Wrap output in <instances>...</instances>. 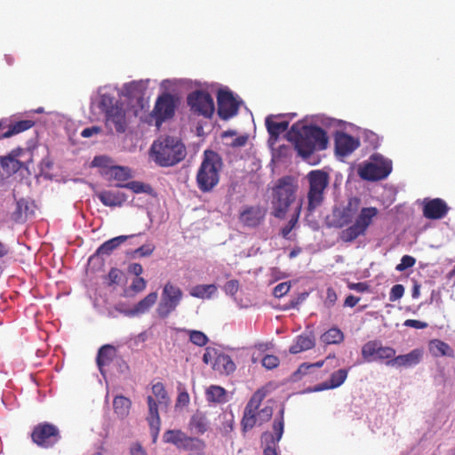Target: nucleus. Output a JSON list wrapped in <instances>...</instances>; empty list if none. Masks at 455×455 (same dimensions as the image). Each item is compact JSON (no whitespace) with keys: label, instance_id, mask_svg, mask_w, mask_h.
I'll use <instances>...</instances> for the list:
<instances>
[{"label":"nucleus","instance_id":"nucleus-22","mask_svg":"<svg viewBox=\"0 0 455 455\" xmlns=\"http://www.w3.org/2000/svg\"><path fill=\"white\" fill-rule=\"evenodd\" d=\"M175 109L174 98L169 93H163L157 98L153 113L157 124L172 116Z\"/></svg>","mask_w":455,"mask_h":455},{"label":"nucleus","instance_id":"nucleus-2","mask_svg":"<svg viewBox=\"0 0 455 455\" xmlns=\"http://www.w3.org/2000/svg\"><path fill=\"white\" fill-rule=\"evenodd\" d=\"M184 144L175 137L165 136L156 140L149 149V157L162 167L173 166L186 156Z\"/></svg>","mask_w":455,"mask_h":455},{"label":"nucleus","instance_id":"nucleus-60","mask_svg":"<svg viewBox=\"0 0 455 455\" xmlns=\"http://www.w3.org/2000/svg\"><path fill=\"white\" fill-rule=\"evenodd\" d=\"M128 272L136 275V277L140 276L143 272V267L139 263H132L128 267Z\"/></svg>","mask_w":455,"mask_h":455},{"label":"nucleus","instance_id":"nucleus-12","mask_svg":"<svg viewBox=\"0 0 455 455\" xmlns=\"http://www.w3.org/2000/svg\"><path fill=\"white\" fill-rule=\"evenodd\" d=\"M188 104L191 110L204 117L210 118L215 110L212 96L203 91H195L188 96Z\"/></svg>","mask_w":455,"mask_h":455},{"label":"nucleus","instance_id":"nucleus-28","mask_svg":"<svg viewBox=\"0 0 455 455\" xmlns=\"http://www.w3.org/2000/svg\"><path fill=\"white\" fill-rule=\"evenodd\" d=\"M96 195L102 204L108 207H121L127 200V196L118 190H102Z\"/></svg>","mask_w":455,"mask_h":455},{"label":"nucleus","instance_id":"nucleus-31","mask_svg":"<svg viewBox=\"0 0 455 455\" xmlns=\"http://www.w3.org/2000/svg\"><path fill=\"white\" fill-rule=\"evenodd\" d=\"M132 172L130 168L120 165H114L108 171L106 179L108 180H116V183H125L128 180L132 178Z\"/></svg>","mask_w":455,"mask_h":455},{"label":"nucleus","instance_id":"nucleus-13","mask_svg":"<svg viewBox=\"0 0 455 455\" xmlns=\"http://www.w3.org/2000/svg\"><path fill=\"white\" fill-rule=\"evenodd\" d=\"M283 413L284 409L282 408L279 416L274 420L273 433L266 432L262 435L261 440L265 444L263 455H278L276 447L283 434Z\"/></svg>","mask_w":455,"mask_h":455},{"label":"nucleus","instance_id":"nucleus-20","mask_svg":"<svg viewBox=\"0 0 455 455\" xmlns=\"http://www.w3.org/2000/svg\"><path fill=\"white\" fill-rule=\"evenodd\" d=\"M359 205L358 198H351L347 206L335 209L332 213L334 226L342 228L349 224L358 212Z\"/></svg>","mask_w":455,"mask_h":455},{"label":"nucleus","instance_id":"nucleus-25","mask_svg":"<svg viewBox=\"0 0 455 455\" xmlns=\"http://www.w3.org/2000/svg\"><path fill=\"white\" fill-rule=\"evenodd\" d=\"M347 373V370L339 369L332 372L327 381L307 388L305 393L320 392L323 390L337 388L346 381Z\"/></svg>","mask_w":455,"mask_h":455},{"label":"nucleus","instance_id":"nucleus-14","mask_svg":"<svg viewBox=\"0 0 455 455\" xmlns=\"http://www.w3.org/2000/svg\"><path fill=\"white\" fill-rule=\"evenodd\" d=\"M218 114L221 119L227 120L236 115L240 101L228 89L218 92Z\"/></svg>","mask_w":455,"mask_h":455},{"label":"nucleus","instance_id":"nucleus-64","mask_svg":"<svg viewBox=\"0 0 455 455\" xmlns=\"http://www.w3.org/2000/svg\"><path fill=\"white\" fill-rule=\"evenodd\" d=\"M359 300H360V298L353 296V295H349L346 298L344 306L353 307L359 302Z\"/></svg>","mask_w":455,"mask_h":455},{"label":"nucleus","instance_id":"nucleus-18","mask_svg":"<svg viewBox=\"0 0 455 455\" xmlns=\"http://www.w3.org/2000/svg\"><path fill=\"white\" fill-rule=\"evenodd\" d=\"M335 153L339 156L351 155L360 146L358 138L351 136L344 132H336L334 135Z\"/></svg>","mask_w":455,"mask_h":455},{"label":"nucleus","instance_id":"nucleus-27","mask_svg":"<svg viewBox=\"0 0 455 455\" xmlns=\"http://www.w3.org/2000/svg\"><path fill=\"white\" fill-rule=\"evenodd\" d=\"M448 212L446 203L440 199H431L424 201V215L427 219H442Z\"/></svg>","mask_w":455,"mask_h":455},{"label":"nucleus","instance_id":"nucleus-42","mask_svg":"<svg viewBox=\"0 0 455 455\" xmlns=\"http://www.w3.org/2000/svg\"><path fill=\"white\" fill-rule=\"evenodd\" d=\"M92 167L100 169V173L104 177L108 175V171L111 169L115 164L110 157L106 156H95L91 164Z\"/></svg>","mask_w":455,"mask_h":455},{"label":"nucleus","instance_id":"nucleus-9","mask_svg":"<svg viewBox=\"0 0 455 455\" xmlns=\"http://www.w3.org/2000/svg\"><path fill=\"white\" fill-rule=\"evenodd\" d=\"M378 213L379 210L376 207L362 208L356 215L354 224L341 231L340 239L343 242L350 243L357 237L364 235Z\"/></svg>","mask_w":455,"mask_h":455},{"label":"nucleus","instance_id":"nucleus-37","mask_svg":"<svg viewBox=\"0 0 455 455\" xmlns=\"http://www.w3.org/2000/svg\"><path fill=\"white\" fill-rule=\"evenodd\" d=\"M115 353V348L109 345H105L99 350L97 363L102 375H104L103 367L110 362Z\"/></svg>","mask_w":455,"mask_h":455},{"label":"nucleus","instance_id":"nucleus-33","mask_svg":"<svg viewBox=\"0 0 455 455\" xmlns=\"http://www.w3.org/2000/svg\"><path fill=\"white\" fill-rule=\"evenodd\" d=\"M217 292V286L215 284H198L191 288L189 294L192 297L209 299Z\"/></svg>","mask_w":455,"mask_h":455},{"label":"nucleus","instance_id":"nucleus-50","mask_svg":"<svg viewBox=\"0 0 455 455\" xmlns=\"http://www.w3.org/2000/svg\"><path fill=\"white\" fill-rule=\"evenodd\" d=\"M291 289L290 283L284 282L277 284L273 291V294L276 298H281L285 295Z\"/></svg>","mask_w":455,"mask_h":455},{"label":"nucleus","instance_id":"nucleus-36","mask_svg":"<svg viewBox=\"0 0 455 455\" xmlns=\"http://www.w3.org/2000/svg\"><path fill=\"white\" fill-rule=\"evenodd\" d=\"M206 399L211 403H223L228 401L227 392L223 387L212 385L206 390Z\"/></svg>","mask_w":455,"mask_h":455},{"label":"nucleus","instance_id":"nucleus-40","mask_svg":"<svg viewBox=\"0 0 455 455\" xmlns=\"http://www.w3.org/2000/svg\"><path fill=\"white\" fill-rule=\"evenodd\" d=\"M28 210V203L21 198L17 201L16 209L12 213V220L17 223L25 222L27 220V212Z\"/></svg>","mask_w":455,"mask_h":455},{"label":"nucleus","instance_id":"nucleus-19","mask_svg":"<svg viewBox=\"0 0 455 455\" xmlns=\"http://www.w3.org/2000/svg\"><path fill=\"white\" fill-rule=\"evenodd\" d=\"M25 154L21 148L12 149L7 156L0 157V168L4 174L10 176L16 173L20 169H28L26 164L20 160V157Z\"/></svg>","mask_w":455,"mask_h":455},{"label":"nucleus","instance_id":"nucleus-44","mask_svg":"<svg viewBox=\"0 0 455 455\" xmlns=\"http://www.w3.org/2000/svg\"><path fill=\"white\" fill-rule=\"evenodd\" d=\"M28 129V120L15 122L9 125L8 130L2 134V138H10Z\"/></svg>","mask_w":455,"mask_h":455},{"label":"nucleus","instance_id":"nucleus-47","mask_svg":"<svg viewBox=\"0 0 455 455\" xmlns=\"http://www.w3.org/2000/svg\"><path fill=\"white\" fill-rule=\"evenodd\" d=\"M187 332L188 334L189 340L196 346L203 347L209 341L208 337L203 331L188 330Z\"/></svg>","mask_w":455,"mask_h":455},{"label":"nucleus","instance_id":"nucleus-24","mask_svg":"<svg viewBox=\"0 0 455 455\" xmlns=\"http://www.w3.org/2000/svg\"><path fill=\"white\" fill-rule=\"evenodd\" d=\"M158 295L156 291L148 293L144 299L140 300L132 308H123L121 306L116 309L129 317L139 316L146 314L156 304Z\"/></svg>","mask_w":455,"mask_h":455},{"label":"nucleus","instance_id":"nucleus-17","mask_svg":"<svg viewBox=\"0 0 455 455\" xmlns=\"http://www.w3.org/2000/svg\"><path fill=\"white\" fill-rule=\"evenodd\" d=\"M116 88L113 85H105L100 87L96 93L92 98V105L96 106L101 109L102 112L107 113L108 109L115 107L117 100H115V92Z\"/></svg>","mask_w":455,"mask_h":455},{"label":"nucleus","instance_id":"nucleus-32","mask_svg":"<svg viewBox=\"0 0 455 455\" xmlns=\"http://www.w3.org/2000/svg\"><path fill=\"white\" fill-rule=\"evenodd\" d=\"M132 403L130 399L123 395H116L113 401L114 412L119 419H125L131 409Z\"/></svg>","mask_w":455,"mask_h":455},{"label":"nucleus","instance_id":"nucleus-62","mask_svg":"<svg viewBox=\"0 0 455 455\" xmlns=\"http://www.w3.org/2000/svg\"><path fill=\"white\" fill-rule=\"evenodd\" d=\"M189 403V395L187 392H180L177 398L176 406H186Z\"/></svg>","mask_w":455,"mask_h":455},{"label":"nucleus","instance_id":"nucleus-6","mask_svg":"<svg viewBox=\"0 0 455 455\" xmlns=\"http://www.w3.org/2000/svg\"><path fill=\"white\" fill-rule=\"evenodd\" d=\"M151 389L152 395H148L147 399L148 405V422L151 429L153 441L156 442L161 426L158 409L159 407H166L169 403V398L162 383L154 384Z\"/></svg>","mask_w":455,"mask_h":455},{"label":"nucleus","instance_id":"nucleus-35","mask_svg":"<svg viewBox=\"0 0 455 455\" xmlns=\"http://www.w3.org/2000/svg\"><path fill=\"white\" fill-rule=\"evenodd\" d=\"M266 125L270 136L272 138H276L287 130L288 122L278 121L275 116H268L266 119Z\"/></svg>","mask_w":455,"mask_h":455},{"label":"nucleus","instance_id":"nucleus-39","mask_svg":"<svg viewBox=\"0 0 455 455\" xmlns=\"http://www.w3.org/2000/svg\"><path fill=\"white\" fill-rule=\"evenodd\" d=\"M344 339L343 332L337 327H332L321 336V341L324 344H339Z\"/></svg>","mask_w":455,"mask_h":455},{"label":"nucleus","instance_id":"nucleus-48","mask_svg":"<svg viewBox=\"0 0 455 455\" xmlns=\"http://www.w3.org/2000/svg\"><path fill=\"white\" fill-rule=\"evenodd\" d=\"M415 263L416 259L410 255H404L402 257L401 262L395 267V270L403 272L407 268L413 267Z\"/></svg>","mask_w":455,"mask_h":455},{"label":"nucleus","instance_id":"nucleus-4","mask_svg":"<svg viewBox=\"0 0 455 455\" xmlns=\"http://www.w3.org/2000/svg\"><path fill=\"white\" fill-rule=\"evenodd\" d=\"M221 166L222 162L217 153L212 150L204 151L196 174L197 185L202 191H211L219 183Z\"/></svg>","mask_w":455,"mask_h":455},{"label":"nucleus","instance_id":"nucleus-34","mask_svg":"<svg viewBox=\"0 0 455 455\" xmlns=\"http://www.w3.org/2000/svg\"><path fill=\"white\" fill-rule=\"evenodd\" d=\"M213 368L221 373L228 374L235 370V365L229 355L220 354L216 356Z\"/></svg>","mask_w":455,"mask_h":455},{"label":"nucleus","instance_id":"nucleus-58","mask_svg":"<svg viewBox=\"0 0 455 455\" xmlns=\"http://www.w3.org/2000/svg\"><path fill=\"white\" fill-rule=\"evenodd\" d=\"M347 287L357 292H364L368 290L369 286L366 283H348Z\"/></svg>","mask_w":455,"mask_h":455},{"label":"nucleus","instance_id":"nucleus-57","mask_svg":"<svg viewBox=\"0 0 455 455\" xmlns=\"http://www.w3.org/2000/svg\"><path fill=\"white\" fill-rule=\"evenodd\" d=\"M310 369L309 363H302L299 369L293 373L292 379L294 381L300 379L302 375L307 373Z\"/></svg>","mask_w":455,"mask_h":455},{"label":"nucleus","instance_id":"nucleus-30","mask_svg":"<svg viewBox=\"0 0 455 455\" xmlns=\"http://www.w3.org/2000/svg\"><path fill=\"white\" fill-rule=\"evenodd\" d=\"M315 346V338L312 334H302L298 336L290 347L291 354H299L308 350Z\"/></svg>","mask_w":455,"mask_h":455},{"label":"nucleus","instance_id":"nucleus-16","mask_svg":"<svg viewBox=\"0 0 455 455\" xmlns=\"http://www.w3.org/2000/svg\"><path fill=\"white\" fill-rule=\"evenodd\" d=\"M362 355L367 362L392 359L395 355V350L390 347H383L377 341H369L363 346Z\"/></svg>","mask_w":455,"mask_h":455},{"label":"nucleus","instance_id":"nucleus-5","mask_svg":"<svg viewBox=\"0 0 455 455\" xmlns=\"http://www.w3.org/2000/svg\"><path fill=\"white\" fill-rule=\"evenodd\" d=\"M268 390L267 387L258 389L249 403H247L243 417L242 419V426L243 430L251 429L256 425H261L270 419L273 414L271 406H265L259 411V418H256V412L259 408L262 400L266 397Z\"/></svg>","mask_w":455,"mask_h":455},{"label":"nucleus","instance_id":"nucleus-8","mask_svg":"<svg viewBox=\"0 0 455 455\" xmlns=\"http://www.w3.org/2000/svg\"><path fill=\"white\" fill-rule=\"evenodd\" d=\"M183 298L184 292L178 284L171 281L166 282L156 308L157 315L163 319L168 317L180 305Z\"/></svg>","mask_w":455,"mask_h":455},{"label":"nucleus","instance_id":"nucleus-7","mask_svg":"<svg viewBox=\"0 0 455 455\" xmlns=\"http://www.w3.org/2000/svg\"><path fill=\"white\" fill-rule=\"evenodd\" d=\"M137 115L133 107L125 106L123 101H116L115 107L105 113V125L111 132H124L132 116Z\"/></svg>","mask_w":455,"mask_h":455},{"label":"nucleus","instance_id":"nucleus-23","mask_svg":"<svg viewBox=\"0 0 455 455\" xmlns=\"http://www.w3.org/2000/svg\"><path fill=\"white\" fill-rule=\"evenodd\" d=\"M266 212V209L262 206H247L240 212L239 220L244 226L255 228L264 220Z\"/></svg>","mask_w":455,"mask_h":455},{"label":"nucleus","instance_id":"nucleus-21","mask_svg":"<svg viewBox=\"0 0 455 455\" xmlns=\"http://www.w3.org/2000/svg\"><path fill=\"white\" fill-rule=\"evenodd\" d=\"M149 83V79H141L125 83L118 91V95L120 97H124L128 100H136L140 102L143 95L145 94V92L148 89Z\"/></svg>","mask_w":455,"mask_h":455},{"label":"nucleus","instance_id":"nucleus-63","mask_svg":"<svg viewBox=\"0 0 455 455\" xmlns=\"http://www.w3.org/2000/svg\"><path fill=\"white\" fill-rule=\"evenodd\" d=\"M130 453L131 455H147L146 451L139 443H134L131 446Z\"/></svg>","mask_w":455,"mask_h":455},{"label":"nucleus","instance_id":"nucleus-43","mask_svg":"<svg viewBox=\"0 0 455 455\" xmlns=\"http://www.w3.org/2000/svg\"><path fill=\"white\" fill-rule=\"evenodd\" d=\"M116 188H125L131 189L132 192L136 194L146 193L151 194L152 188L149 185L144 184L140 181H131L127 183H116L115 185Z\"/></svg>","mask_w":455,"mask_h":455},{"label":"nucleus","instance_id":"nucleus-49","mask_svg":"<svg viewBox=\"0 0 455 455\" xmlns=\"http://www.w3.org/2000/svg\"><path fill=\"white\" fill-rule=\"evenodd\" d=\"M404 294V287L402 284H395L391 288L389 293V300L396 301L400 299Z\"/></svg>","mask_w":455,"mask_h":455},{"label":"nucleus","instance_id":"nucleus-11","mask_svg":"<svg viewBox=\"0 0 455 455\" xmlns=\"http://www.w3.org/2000/svg\"><path fill=\"white\" fill-rule=\"evenodd\" d=\"M392 171V163L380 155H373L359 168V175L367 180L385 179Z\"/></svg>","mask_w":455,"mask_h":455},{"label":"nucleus","instance_id":"nucleus-1","mask_svg":"<svg viewBox=\"0 0 455 455\" xmlns=\"http://www.w3.org/2000/svg\"><path fill=\"white\" fill-rule=\"evenodd\" d=\"M287 139L293 145L298 154L310 164V157L315 151L327 148L329 139L326 132L315 125H307L303 122L292 124L287 132Z\"/></svg>","mask_w":455,"mask_h":455},{"label":"nucleus","instance_id":"nucleus-41","mask_svg":"<svg viewBox=\"0 0 455 455\" xmlns=\"http://www.w3.org/2000/svg\"><path fill=\"white\" fill-rule=\"evenodd\" d=\"M429 350L434 356L450 355L451 352L450 346L439 339L430 341Z\"/></svg>","mask_w":455,"mask_h":455},{"label":"nucleus","instance_id":"nucleus-56","mask_svg":"<svg viewBox=\"0 0 455 455\" xmlns=\"http://www.w3.org/2000/svg\"><path fill=\"white\" fill-rule=\"evenodd\" d=\"M403 325L406 327L415 328V329H425L427 327V323L419 320L408 319L403 323Z\"/></svg>","mask_w":455,"mask_h":455},{"label":"nucleus","instance_id":"nucleus-45","mask_svg":"<svg viewBox=\"0 0 455 455\" xmlns=\"http://www.w3.org/2000/svg\"><path fill=\"white\" fill-rule=\"evenodd\" d=\"M191 427L198 434H204L207 431L209 423L205 416L202 414H196L191 419Z\"/></svg>","mask_w":455,"mask_h":455},{"label":"nucleus","instance_id":"nucleus-10","mask_svg":"<svg viewBox=\"0 0 455 455\" xmlns=\"http://www.w3.org/2000/svg\"><path fill=\"white\" fill-rule=\"evenodd\" d=\"M307 179L309 183L307 211L312 212L323 200V193L329 184V175L323 171L315 170L308 172Z\"/></svg>","mask_w":455,"mask_h":455},{"label":"nucleus","instance_id":"nucleus-53","mask_svg":"<svg viewBox=\"0 0 455 455\" xmlns=\"http://www.w3.org/2000/svg\"><path fill=\"white\" fill-rule=\"evenodd\" d=\"M146 286H147V282L144 278L142 277H136L132 283V289L136 291V292H140V291H142L146 289Z\"/></svg>","mask_w":455,"mask_h":455},{"label":"nucleus","instance_id":"nucleus-55","mask_svg":"<svg viewBox=\"0 0 455 455\" xmlns=\"http://www.w3.org/2000/svg\"><path fill=\"white\" fill-rule=\"evenodd\" d=\"M337 294L332 288H328L326 291V298L324 303L327 307H332L337 301Z\"/></svg>","mask_w":455,"mask_h":455},{"label":"nucleus","instance_id":"nucleus-29","mask_svg":"<svg viewBox=\"0 0 455 455\" xmlns=\"http://www.w3.org/2000/svg\"><path fill=\"white\" fill-rule=\"evenodd\" d=\"M164 441L172 443L178 448L189 449L194 442L199 443L198 440L189 438L180 430H168L164 434Z\"/></svg>","mask_w":455,"mask_h":455},{"label":"nucleus","instance_id":"nucleus-54","mask_svg":"<svg viewBox=\"0 0 455 455\" xmlns=\"http://www.w3.org/2000/svg\"><path fill=\"white\" fill-rule=\"evenodd\" d=\"M239 289V283L236 280H230L226 283L224 290L227 294L235 295Z\"/></svg>","mask_w":455,"mask_h":455},{"label":"nucleus","instance_id":"nucleus-51","mask_svg":"<svg viewBox=\"0 0 455 455\" xmlns=\"http://www.w3.org/2000/svg\"><path fill=\"white\" fill-rule=\"evenodd\" d=\"M278 364L279 359L275 355H268L262 359V365L267 370H272L275 368Z\"/></svg>","mask_w":455,"mask_h":455},{"label":"nucleus","instance_id":"nucleus-59","mask_svg":"<svg viewBox=\"0 0 455 455\" xmlns=\"http://www.w3.org/2000/svg\"><path fill=\"white\" fill-rule=\"evenodd\" d=\"M101 129L98 126H92L89 128H85L82 131L81 135L84 138H90L93 135L99 134L100 132Z\"/></svg>","mask_w":455,"mask_h":455},{"label":"nucleus","instance_id":"nucleus-26","mask_svg":"<svg viewBox=\"0 0 455 455\" xmlns=\"http://www.w3.org/2000/svg\"><path fill=\"white\" fill-rule=\"evenodd\" d=\"M422 356L423 350L416 348L406 355L394 356L387 364L393 367H411L419 363Z\"/></svg>","mask_w":455,"mask_h":455},{"label":"nucleus","instance_id":"nucleus-46","mask_svg":"<svg viewBox=\"0 0 455 455\" xmlns=\"http://www.w3.org/2000/svg\"><path fill=\"white\" fill-rule=\"evenodd\" d=\"M300 211H301V203L298 204L291 219L289 220L288 224L282 229V235L283 237L288 238L291 231L296 226L298 220L299 218Z\"/></svg>","mask_w":455,"mask_h":455},{"label":"nucleus","instance_id":"nucleus-52","mask_svg":"<svg viewBox=\"0 0 455 455\" xmlns=\"http://www.w3.org/2000/svg\"><path fill=\"white\" fill-rule=\"evenodd\" d=\"M155 246L152 243H146L134 251V254L140 257H146L152 254Z\"/></svg>","mask_w":455,"mask_h":455},{"label":"nucleus","instance_id":"nucleus-38","mask_svg":"<svg viewBox=\"0 0 455 455\" xmlns=\"http://www.w3.org/2000/svg\"><path fill=\"white\" fill-rule=\"evenodd\" d=\"M129 236L127 235H119L115 238L109 239L106 241L103 244H101L98 250L97 254L99 255H108L116 249L122 243L126 241Z\"/></svg>","mask_w":455,"mask_h":455},{"label":"nucleus","instance_id":"nucleus-61","mask_svg":"<svg viewBox=\"0 0 455 455\" xmlns=\"http://www.w3.org/2000/svg\"><path fill=\"white\" fill-rule=\"evenodd\" d=\"M323 124L327 127H340L344 124V123L341 120L333 119V118H324L322 121Z\"/></svg>","mask_w":455,"mask_h":455},{"label":"nucleus","instance_id":"nucleus-3","mask_svg":"<svg viewBox=\"0 0 455 455\" xmlns=\"http://www.w3.org/2000/svg\"><path fill=\"white\" fill-rule=\"evenodd\" d=\"M298 185L291 177L280 179L273 188V215L283 219L290 206L295 202Z\"/></svg>","mask_w":455,"mask_h":455},{"label":"nucleus","instance_id":"nucleus-15","mask_svg":"<svg viewBox=\"0 0 455 455\" xmlns=\"http://www.w3.org/2000/svg\"><path fill=\"white\" fill-rule=\"evenodd\" d=\"M31 436L36 444L44 448L52 446L60 439L58 428L49 423H43L36 427Z\"/></svg>","mask_w":455,"mask_h":455}]
</instances>
